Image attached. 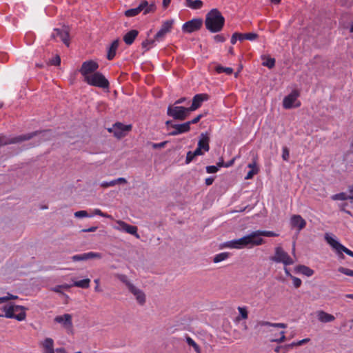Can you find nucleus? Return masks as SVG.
<instances>
[{"instance_id":"obj_1","label":"nucleus","mask_w":353,"mask_h":353,"mask_svg":"<svg viewBox=\"0 0 353 353\" xmlns=\"http://www.w3.org/2000/svg\"><path fill=\"white\" fill-rule=\"evenodd\" d=\"M279 234L273 231L256 230L238 239L228 241L223 243V247L230 249H243L252 248L263 244L265 241L261 236L274 237Z\"/></svg>"},{"instance_id":"obj_2","label":"nucleus","mask_w":353,"mask_h":353,"mask_svg":"<svg viewBox=\"0 0 353 353\" xmlns=\"http://www.w3.org/2000/svg\"><path fill=\"white\" fill-rule=\"evenodd\" d=\"M225 24V18L221 12L216 9H212L207 13L205 20V28L211 32H220Z\"/></svg>"},{"instance_id":"obj_3","label":"nucleus","mask_w":353,"mask_h":353,"mask_svg":"<svg viewBox=\"0 0 353 353\" xmlns=\"http://www.w3.org/2000/svg\"><path fill=\"white\" fill-rule=\"evenodd\" d=\"M26 310L27 308L23 306L10 303L0 308V317L14 319L22 321L26 318Z\"/></svg>"},{"instance_id":"obj_4","label":"nucleus","mask_w":353,"mask_h":353,"mask_svg":"<svg viewBox=\"0 0 353 353\" xmlns=\"http://www.w3.org/2000/svg\"><path fill=\"white\" fill-rule=\"evenodd\" d=\"M38 132L35 131L26 134H22L14 137H7L4 134H0V147L19 143L25 141L30 140L38 134Z\"/></svg>"},{"instance_id":"obj_5","label":"nucleus","mask_w":353,"mask_h":353,"mask_svg":"<svg viewBox=\"0 0 353 353\" xmlns=\"http://www.w3.org/2000/svg\"><path fill=\"white\" fill-rule=\"evenodd\" d=\"M156 10L154 3H149L147 1H141L139 5L134 8L127 10L125 12V15L128 17H132L137 15L141 12H143L144 14L153 12Z\"/></svg>"},{"instance_id":"obj_6","label":"nucleus","mask_w":353,"mask_h":353,"mask_svg":"<svg viewBox=\"0 0 353 353\" xmlns=\"http://www.w3.org/2000/svg\"><path fill=\"white\" fill-rule=\"evenodd\" d=\"M190 113L188 108L178 106L174 104L169 105L167 109L168 116L178 121H184L189 116Z\"/></svg>"},{"instance_id":"obj_7","label":"nucleus","mask_w":353,"mask_h":353,"mask_svg":"<svg viewBox=\"0 0 353 353\" xmlns=\"http://www.w3.org/2000/svg\"><path fill=\"white\" fill-rule=\"evenodd\" d=\"M270 259L275 263H281L285 266L292 265L294 261L292 257L281 246L274 249V254Z\"/></svg>"},{"instance_id":"obj_8","label":"nucleus","mask_w":353,"mask_h":353,"mask_svg":"<svg viewBox=\"0 0 353 353\" xmlns=\"http://www.w3.org/2000/svg\"><path fill=\"white\" fill-rule=\"evenodd\" d=\"M84 81L88 84L101 88H108L109 82L107 79L100 72H94L89 77H85Z\"/></svg>"},{"instance_id":"obj_9","label":"nucleus","mask_w":353,"mask_h":353,"mask_svg":"<svg viewBox=\"0 0 353 353\" xmlns=\"http://www.w3.org/2000/svg\"><path fill=\"white\" fill-rule=\"evenodd\" d=\"M131 125H123L120 122H117L112 128H108V130L110 132H112L116 137L121 138L125 135L126 132L131 130Z\"/></svg>"},{"instance_id":"obj_10","label":"nucleus","mask_w":353,"mask_h":353,"mask_svg":"<svg viewBox=\"0 0 353 353\" xmlns=\"http://www.w3.org/2000/svg\"><path fill=\"white\" fill-rule=\"evenodd\" d=\"M174 21L173 20H167L163 22L160 30L157 32L154 36L155 40L157 41H162L164 40L165 35L171 32L173 26Z\"/></svg>"},{"instance_id":"obj_11","label":"nucleus","mask_w":353,"mask_h":353,"mask_svg":"<svg viewBox=\"0 0 353 353\" xmlns=\"http://www.w3.org/2000/svg\"><path fill=\"white\" fill-rule=\"evenodd\" d=\"M99 64L94 61H84L81 67L79 70V72L84 77V79L85 77H89L92 74L94 73V72L98 69Z\"/></svg>"},{"instance_id":"obj_12","label":"nucleus","mask_w":353,"mask_h":353,"mask_svg":"<svg viewBox=\"0 0 353 353\" xmlns=\"http://www.w3.org/2000/svg\"><path fill=\"white\" fill-rule=\"evenodd\" d=\"M117 225L114 226V228L119 231H123L126 233L134 235L137 238H139V235L137 234V228L134 225L128 224L123 221H117Z\"/></svg>"},{"instance_id":"obj_13","label":"nucleus","mask_w":353,"mask_h":353,"mask_svg":"<svg viewBox=\"0 0 353 353\" xmlns=\"http://www.w3.org/2000/svg\"><path fill=\"white\" fill-rule=\"evenodd\" d=\"M299 96V92L297 90H293L290 94L286 96L283 101V106L285 109H290L292 107H299L301 103L294 105L295 101Z\"/></svg>"},{"instance_id":"obj_14","label":"nucleus","mask_w":353,"mask_h":353,"mask_svg":"<svg viewBox=\"0 0 353 353\" xmlns=\"http://www.w3.org/2000/svg\"><path fill=\"white\" fill-rule=\"evenodd\" d=\"M203 21L201 19H193L185 22L182 27V30L185 32L191 33L196 31L202 26Z\"/></svg>"},{"instance_id":"obj_15","label":"nucleus","mask_w":353,"mask_h":353,"mask_svg":"<svg viewBox=\"0 0 353 353\" xmlns=\"http://www.w3.org/2000/svg\"><path fill=\"white\" fill-rule=\"evenodd\" d=\"M208 99L209 96L208 94L202 93L194 95L192 99V105L190 107H188L190 112H191L192 111L197 110L201 106L202 103L203 101H208Z\"/></svg>"},{"instance_id":"obj_16","label":"nucleus","mask_w":353,"mask_h":353,"mask_svg":"<svg viewBox=\"0 0 353 353\" xmlns=\"http://www.w3.org/2000/svg\"><path fill=\"white\" fill-rule=\"evenodd\" d=\"M54 320L56 323L61 324L66 330H71L72 328V315L70 314L57 316Z\"/></svg>"},{"instance_id":"obj_17","label":"nucleus","mask_w":353,"mask_h":353,"mask_svg":"<svg viewBox=\"0 0 353 353\" xmlns=\"http://www.w3.org/2000/svg\"><path fill=\"white\" fill-rule=\"evenodd\" d=\"M52 37L54 39H59L67 46H69V33L65 29H54L52 34Z\"/></svg>"},{"instance_id":"obj_18","label":"nucleus","mask_w":353,"mask_h":353,"mask_svg":"<svg viewBox=\"0 0 353 353\" xmlns=\"http://www.w3.org/2000/svg\"><path fill=\"white\" fill-rule=\"evenodd\" d=\"M102 254L99 252H86L81 254H76L72 256L73 261H87L92 259H101Z\"/></svg>"},{"instance_id":"obj_19","label":"nucleus","mask_w":353,"mask_h":353,"mask_svg":"<svg viewBox=\"0 0 353 353\" xmlns=\"http://www.w3.org/2000/svg\"><path fill=\"white\" fill-rule=\"evenodd\" d=\"M190 130V127L188 126V123H183L180 124L175 123L172 126V130L169 132L170 136H176L181 134L186 133Z\"/></svg>"},{"instance_id":"obj_20","label":"nucleus","mask_w":353,"mask_h":353,"mask_svg":"<svg viewBox=\"0 0 353 353\" xmlns=\"http://www.w3.org/2000/svg\"><path fill=\"white\" fill-rule=\"evenodd\" d=\"M128 290L134 296L139 305H143L145 303V294L141 290L133 285Z\"/></svg>"},{"instance_id":"obj_21","label":"nucleus","mask_w":353,"mask_h":353,"mask_svg":"<svg viewBox=\"0 0 353 353\" xmlns=\"http://www.w3.org/2000/svg\"><path fill=\"white\" fill-rule=\"evenodd\" d=\"M290 224L292 228H296L299 231H301L305 227L306 221L301 216L294 214L290 219Z\"/></svg>"},{"instance_id":"obj_22","label":"nucleus","mask_w":353,"mask_h":353,"mask_svg":"<svg viewBox=\"0 0 353 353\" xmlns=\"http://www.w3.org/2000/svg\"><path fill=\"white\" fill-rule=\"evenodd\" d=\"M325 239L327 243L336 251L338 254H341V248H343L342 244L332 238L329 234H325Z\"/></svg>"},{"instance_id":"obj_23","label":"nucleus","mask_w":353,"mask_h":353,"mask_svg":"<svg viewBox=\"0 0 353 353\" xmlns=\"http://www.w3.org/2000/svg\"><path fill=\"white\" fill-rule=\"evenodd\" d=\"M119 40L116 39L112 41V43L108 48V54H107V59L108 60H112L114 58V57L116 55V52L119 48Z\"/></svg>"},{"instance_id":"obj_24","label":"nucleus","mask_w":353,"mask_h":353,"mask_svg":"<svg viewBox=\"0 0 353 353\" xmlns=\"http://www.w3.org/2000/svg\"><path fill=\"white\" fill-rule=\"evenodd\" d=\"M139 32L137 30H132L128 32L123 36V41L127 45H131L133 43L136 37L138 36Z\"/></svg>"},{"instance_id":"obj_25","label":"nucleus","mask_w":353,"mask_h":353,"mask_svg":"<svg viewBox=\"0 0 353 353\" xmlns=\"http://www.w3.org/2000/svg\"><path fill=\"white\" fill-rule=\"evenodd\" d=\"M209 141V137L205 134H201V138L198 142L197 147L205 152H208L210 150Z\"/></svg>"},{"instance_id":"obj_26","label":"nucleus","mask_w":353,"mask_h":353,"mask_svg":"<svg viewBox=\"0 0 353 353\" xmlns=\"http://www.w3.org/2000/svg\"><path fill=\"white\" fill-rule=\"evenodd\" d=\"M318 319L322 323H329L334 321L335 317L324 311H319L317 313Z\"/></svg>"},{"instance_id":"obj_27","label":"nucleus","mask_w":353,"mask_h":353,"mask_svg":"<svg viewBox=\"0 0 353 353\" xmlns=\"http://www.w3.org/2000/svg\"><path fill=\"white\" fill-rule=\"evenodd\" d=\"M248 168L250 169V171L247 173V175L245 176V179H251L254 175L256 174L259 169L256 165L255 162L251 163L248 164Z\"/></svg>"},{"instance_id":"obj_28","label":"nucleus","mask_w":353,"mask_h":353,"mask_svg":"<svg viewBox=\"0 0 353 353\" xmlns=\"http://www.w3.org/2000/svg\"><path fill=\"white\" fill-rule=\"evenodd\" d=\"M257 325L261 326V327L270 326V327H276V328H286L287 327V325L285 323H270V322L265 321H259L257 323Z\"/></svg>"},{"instance_id":"obj_29","label":"nucleus","mask_w":353,"mask_h":353,"mask_svg":"<svg viewBox=\"0 0 353 353\" xmlns=\"http://www.w3.org/2000/svg\"><path fill=\"white\" fill-rule=\"evenodd\" d=\"M44 352L54 351V341L51 338H46L41 343Z\"/></svg>"},{"instance_id":"obj_30","label":"nucleus","mask_w":353,"mask_h":353,"mask_svg":"<svg viewBox=\"0 0 353 353\" xmlns=\"http://www.w3.org/2000/svg\"><path fill=\"white\" fill-rule=\"evenodd\" d=\"M185 5L192 9L198 10L202 8L203 3L201 0H186Z\"/></svg>"},{"instance_id":"obj_31","label":"nucleus","mask_w":353,"mask_h":353,"mask_svg":"<svg viewBox=\"0 0 353 353\" xmlns=\"http://www.w3.org/2000/svg\"><path fill=\"white\" fill-rule=\"evenodd\" d=\"M296 269L299 272H300L307 276H311L314 273L313 270H312L310 268L305 266L304 265H299L296 268Z\"/></svg>"},{"instance_id":"obj_32","label":"nucleus","mask_w":353,"mask_h":353,"mask_svg":"<svg viewBox=\"0 0 353 353\" xmlns=\"http://www.w3.org/2000/svg\"><path fill=\"white\" fill-rule=\"evenodd\" d=\"M258 34L254 32L239 33V41L243 40L254 41L258 38Z\"/></svg>"},{"instance_id":"obj_33","label":"nucleus","mask_w":353,"mask_h":353,"mask_svg":"<svg viewBox=\"0 0 353 353\" xmlns=\"http://www.w3.org/2000/svg\"><path fill=\"white\" fill-rule=\"evenodd\" d=\"M90 279H85L83 280L74 281L73 283V286L77 287V288H81L83 289H87L90 287Z\"/></svg>"},{"instance_id":"obj_34","label":"nucleus","mask_w":353,"mask_h":353,"mask_svg":"<svg viewBox=\"0 0 353 353\" xmlns=\"http://www.w3.org/2000/svg\"><path fill=\"white\" fill-rule=\"evenodd\" d=\"M115 276L123 283H124L128 289L129 290L131 286H133L134 285L128 280V277L125 274H115Z\"/></svg>"},{"instance_id":"obj_35","label":"nucleus","mask_w":353,"mask_h":353,"mask_svg":"<svg viewBox=\"0 0 353 353\" xmlns=\"http://www.w3.org/2000/svg\"><path fill=\"white\" fill-rule=\"evenodd\" d=\"M263 65L268 67L271 69L275 65V59L271 58L269 57L264 56L263 57Z\"/></svg>"},{"instance_id":"obj_36","label":"nucleus","mask_w":353,"mask_h":353,"mask_svg":"<svg viewBox=\"0 0 353 353\" xmlns=\"http://www.w3.org/2000/svg\"><path fill=\"white\" fill-rule=\"evenodd\" d=\"M230 256L228 252H221L216 254L213 258V262L215 263L221 262L224 260H226Z\"/></svg>"},{"instance_id":"obj_37","label":"nucleus","mask_w":353,"mask_h":353,"mask_svg":"<svg viewBox=\"0 0 353 353\" xmlns=\"http://www.w3.org/2000/svg\"><path fill=\"white\" fill-rule=\"evenodd\" d=\"M215 70L217 73H225L227 74H232L233 73V69L230 67H223L221 65H218L216 67Z\"/></svg>"},{"instance_id":"obj_38","label":"nucleus","mask_w":353,"mask_h":353,"mask_svg":"<svg viewBox=\"0 0 353 353\" xmlns=\"http://www.w3.org/2000/svg\"><path fill=\"white\" fill-rule=\"evenodd\" d=\"M331 199L334 201H345L349 199V196H347V194L345 192H341L332 195L331 196Z\"/></svg>"},{"instance_id":"obj_39","label":"nucleus","mask_w":353,"mask_h":353,"mask_svg":"<svg viewBox=\"0 0 353 353\" xmlns=\"http://www.w3.org/2000/svg\"><path fill=\"white\" fill-rule=\"evenodd\" d=\"M155 41H157V40H155V38L152 40H145V41H143L142 46H143V48H145L147 50H149L155 45Z\"/></svg>"},{"instance_id":"obj_40","label":"nucleus","mask_w":353,"mask_h":353,"mask_svg":"<svg viewBox=\"0 0 353 353\" xmlns=\"http://www.w3.org/2000/svg\"><path fill=\"white\" fill-rule=\"evenodd\" d=\"M338 271L343 274L349 276H353V270H350L344 267H339Z\"/></svg>"},{"instance_id":"obj_41","label":"nucleus","mask_w":353,"mask_h":353,"mask_svg":"<svg viewBox=\"0 0 353 353\" xmlns=\"http://www.w3.org/2000/svg\"><path fill=\"white\" fill-rule=\"evenodd\" d=\"M17 298H18L17 296L12 295V294H10L8 293L7 296L0 297V304L3 303H6L10 300L17 299Z\"/></svg>"},{"instance_id":"obj_42","label":"nucleus","mask_w":353,"mask_h":353,"mask_svg":"<svg viewBox=\"0 0 353 353\" xmlns=\"http://www.w3.org/2000/svg\"><path fill=\"white\" fill-rule=\"evenodd\" d=\"M238 310L239 312L241 319H248V310L245 307H239Z\"/></svg>"},{"instance_id":"obj_43","label":"nucleus","mask_w":353,"mask_h":353,"mask_svg":"<svg viewBox=\"0 0 353 353\" xmlns=\"http://www.w3.org/2000/svg\"><path fill=\"white\" fill-rule=\"evenodd\" d=\"M93 214L94 215H99V216H101L102 217L112 219V216L111 215H109V214H108L106 213L103 212L100 209H94V211H93Z\"/></svg>"},{"instance_id":"obj_44","label":"nucleus","mask_w":353,"mask_h":353,"mask_svg":"<svg viewBox=\"0 0 353 353\" xmlns=\"http://www.w3.org/2000/svg\"><path fill=\"white\" fill-rule=\"evenodd\" d=\"M92 216V215H90V216ZM74 216L77 218H83V217L90 216V215L88 214L87 211L80 210V211H77L74 213Z\"/></svg>"},{"instance_id":"obj_45","label":"nucleus","mask_w":353,"mask_h":353,"mask_svg":"<svg viewBox=\"0 0 353 353\" xmlns=\"http://www.w3.org/2000/svg\"><path fill=\"white\" fill-rule=\"evenodd\" d=\"M291 279L292 280L293 285L296 288H298L301 285L302 281L299 278L293 276Z\"/></svg>"},{"instance_id":"obj_46","label":"nucleus","mask_w":353,"mask_h":353,"mask_svg":"<svg viewBox=\"0 0 353 353\" xmlns=\"http://www.w3.org/2000/svg\"><path fill=\"white\" fill-rule=\"evenodd\" d=\"M50 64L52 65H59L61 63V58L59 55L55 56L54 58H52L50 61Z\"/></svg>"},{"instance_id":"obj_47","label":"nucleus","mask_w":353,"mask_h":353,"mask_svg":"<svg viewBox=\"0 0 353 353\" xmlns=\"http://www.w3.org/2000/svg\"><path fill=\"white\" fill-rule=\"evenodd\" d=\"M280 334H281V337L279 338V339H272L271 341L272 342H276V343H282V342H284L286 339V337L285 336V332L284 331H281L280 332Z\"/></svg>"},{"instance_id":"obj_48","label":"nucleus","mask_w":353,"mask_h":353,"mask_svg":"<svg viewBox=\"0 0 353 353\" xmlns=\"http://www.w3.org/2000/svg\"><path fill=\"white\" fill-rule=\"evenodd\" d=\"M218 170V167L215 165H208L206 167V172L209 174L216 173Z\"/></svg>"},{"instance_id":"obj_49","label":"nucleus","mask_w":353,"mask_h":353,"mask_svg":"<svg viewBox=\"0 0 353 353\" xmlns=\"http://www.w3.org/2000/svg\"><path fill=\"white\" fill-rule=\"evenodd\" d=\"M203 117L202 114H199L196 117H194L191 121H187L186 123H188V126L190 127L191 124H195L197 123Z\"/></svg>"},{"instance_id":"obj_50","label":"nucleus","mask_w":353,"mask_h":353,"mask_svg":"<svg viewBox=\"0 0 353 353\" xmlns=\"http://www.w3.org/2000/svg\"><path fill=\"white\" fill-rule=\"evenodd\" d=\"M195 157L194 154H193V152L192 151H189L187 153L185 163L187 164L190 163Z\"/></svg>"},{"instance_id":"obj_51","label":"nucleus","mask_w":353,"mask_h":353,"mask_svg":"<svg viewBox=\"0 0 353 353\" xmlns=\"http://www.w3.org/2000/svg\"><path fill=\"white\" fill-rule=\"evenodd\" d=\"M237 40L239 41V32H234L231 37L230 42L232 44H235L237 41Z\"/></svg>"},{"instance_id":"obj_52","label":"nucleus","mask_w":353,"mask_h":353,"mask_svg":"<svg viewBox=\"0 0 353 353\" xmlns=\"http://www.w3.org/2000/svg\"><path fill=\"white\" fill-rule=\"evenodd\" d=\"M343 252L353 258V251L349 250L348 248H347L344 245H343V248H341V257L342 258H343V255L342 254Z\"/></svg>"},{"instance_id":"obj_53","label":"nucleus","mask_w":353,"mask_h":353,"mask_svg":"<svg viewBox=\"0 0 353 353\" xmlns=\"http://www.w3.org/2000/svg\"><path fill=\"white\" fill-rule=\"evenodd\" d=\"M290 157V153L287 148H284L283 149V154L282 158L285 161H288Z\"/></svg>"},{"instance_id":"obj_54","label":"nucleus","mask_w":353,"mask_h":353,"mask_svg":"<svg viewBox=\"0 0 353 353\" xmlns=\"http://www.w3.org/2000/svg\"><path fill=\"white\" fill-rule=\"evenodd\" d=\"M167 141H163L158 143H152V148L154 149L163 148L165 146Z\"/></svg>"},{"instance_id":"obj_55","label":"nucleus","mask_w":353,"mask_h":353,"mask_svg":"<svg viewBox=\"0 0 353 353\" xmlns=\"http://www.w3.org/2000/svg\"><path fill=\"white\" fill-rule=\"evenodd\" d=\"M214 39L217 43H222L225 41V37L221 34H217L214 37Z\"/></svg>"},{"instance_id":"obj_56","label":"nucleus","mask_w":353,"mask_h":353,"mask_svg":"<svg viewBox=\"0 0 353 353\" xmlns=\"http://www.w3.org/2000/svg\"><path fill=\"white\" fill-rule=\"evenodd\" d=\"M114 185H115V182L114 181V180L110 181V182L103 181L101 184V186L103 188H108Z\"/></svg>"},{"instance_id":"obj_57","label":"nucleus","mask_w":353,"mask_h":353,"mask_svg":"<svg viewBox=\"0 0 353 353\" xmlns=\"http://www.w3.org/2000/svg\"><path fill=\"white\" fill-rule=\"evenodd\" d=\"M114 181L115 182V185L117 183H127V180L123 177L114 179Z\"/></svg>"},{"instance_id":"obj_58","label":"nucleus","mask_w":353,"mask_h":353,"mask_svg":"<svg viewBox=\"0 0 353 353\" xmlns=\"http://www.w3.org/2000/svg\"><path fill=\"white\" fill-rule=\"evenodd\" d=\"M186 342L190 346H193L196 342L190 336L186 337Z\"/></svg>"},{"instance_id":"obj_59","label":"nucleus","mask_w":353,"mask_h":353,"mask_svg":"<svg viewBox=\"0 0 353 353\" xmlns=\"http://www.w3.org/2000/svg\"><path fill=\"white\" fill-rule=\"evenodd\" d=\"M193 152V154H194L195 157L196 156H199V155H202L203 153L202 152V149L199 148H196V149L192 152Z\"/></svg>"},{"instance_id":"obj_60","label":"nucleus","mask_w":353,"mask_h":353,"mask_svg":"<svg viewBox=\"0 0 353 353\" xmlns=\"http://www.w3.org/2000/svg\"><path fill=\"white\" fill-rule=\"evenodd\" d=\"M214 177L210 176V177H208V178L205 179V184H206L207 185H212V183L214 182Z\"/></svg>"},{"instance_id":"obj_61","label":"nucleus","mask_w":353,"mask_h":353,"mask_svg":"<svg viewBox=\"0 0 353 353\" xmlns=\"http://www.w3.org/2000/svg\"><path fill=\"white\" fill-rule=\"evenodd\" d=\"M61 288H68V285H57V286H56L55 288H54L53 290H54L55 292L60 293V292H61Z\"/></svg>"},{"instance_id":"obj_62","label":"nucleus","mask_w":353,"mask_h":353,"mask_svg":"<svg viewBox=\"0 0 353 353\" xmlns=\"http://www.w3.org/2000/svg\"><path fill=\"white\" fill-rule=\"evenodd\" d=\"M309 341H310V339H308V338L302 339L301 341L296 342V345H299V346L302 345L303 344L307 343Z\"/></svg>"},{"instance_id":"obj_63","label":"nucleus","mask_w":353,"mask_h":353,"mask_svg":"<svg viewBox=\"0 0 353 353\" xmlns=\"http://www.w3.org/2000/svg\"><path fill=\"white\" fill-rule=\"evenodd\" d=\"M185 101H186L185 97H181V98L179 99L178 100H176L174 102V105H177L178 104L183 103H185Z\"/></svg>"},{"instance_id":"obj_64","label":"nucleus","mask_w":353,"mask_h":353,"mask_svg":"<svg viewBox=\"0 0 353 353\" xmlns=\"http://www.w3.org/2000/svg\"><path fill=\"white\" fill-rule=\"evenodd\" d=\"M194 351L196 352V353H201V348L196 343H194V345L193 346H192Z\"/></svg>"}]
</instances>
